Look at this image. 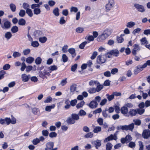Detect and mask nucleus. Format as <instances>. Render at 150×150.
Listing matches in <instances>:
<instances>
[{"mask_svg": "<svg viewBox=\"0 0 150 150\" xmlns=\"http://www.w3.org/2000/svg\"><path fill=\"white\" fill-rule=\"evenodd\" d=\"M134 125L133 123L130 124L129 125H125L122 126V130H129L132 131L134 128Z\"/></svg>", "mask_w": 150, "mask_h": 150, "instance_id": "7", "label": "nucleus"}, {"mask_svg": "<svg viewBox=\"0 0 150 150\" xmlns=\"http://www.w3.org/2000/svg\"><path fill=\"white\" fill-rule=\"evenodd\" d=\"M86 114V112L83 110H80L78 115L81 116H83L85 115Z\"/></svg>", "mask_w": 150, "mask_h": 150, "instance_id": "52", "label": "nucleus"}, {"mask_svg": "<svg viewBox=\"0 0 150 150\" xmlns=\"http://www.w3.org/2000/svg\"><path fill=\"white\" fill-rule=\"evenodd\" d=\"M30 76V75H27L25 74H22L21 77L22 81L24 82H27L28 81Z\"/></svg>", "mask_w": 150, "mask_h": 150, "instance_id": "16", "label": "nucleus"}, {"mask_svg": "<svg viewBox=\"0 0 150 150\" xmlns=\"http://www.w3.org/2000/svg\"><path fill=\"white\" fill-rule=\"evenodd\" d=\"M53 13L56 16L59 15V9L58 8H55L53 10Z\"/></svg>", "mask_w": 150, "mask_h": 150, "instance_id": "29", "label": "nucleus"}, {"mask_svg": "<svg viewBox=\"0 0 150 150\" xmlns=\"http://www.w3.org/2000/svg\"><path fill=\"white\" fill-rule=\"evenodd\" d=\"M86 39L89 41L87 42V43H89L91 41H93L94 40V38L92 35H88L86 36Z\"/></svg>", "mask_w": 150, "mask_h": 150, "instance_id": "30", "label": "nucleus"}, {"mask_svg": "<svg viewBox=\"0 0 150 150\" xmlns=\"http://www.w3.org/2000/svg\"><path fill=\"white\" fill-rule=\"evenodd\" d=\"M4 36L7 40H8L11 38L12 35L11 32H7L5 33Z\"/></svg>", "mask_w": 150, "mask_h": 150, "instance_id": "21", "label": "nucleus"}, {"mask_svg": "<svg viewBox=\"0 0 150 150\" xmlns=\"http://www.w3.org/2000/svg\"><path fill=\"white\" fill-rule=\"evenodd\" d=\"M133 49L132 50V53L134 55L137 54V52L139 51L140 49L139 46L138 45L134 44V45Z\"/></svg>", "mask_w": 150, "mask_h": 150, "instance_id": "10", "label": "nucleus"}, {"mask_svg": "<svg viewBox=\"0 0 150 150\" xmlns=\"http://www.w3.org/2000/svg\"><path fill=\"white\" fill-rule=\"evenodd\" d=\"M11 31L13 33H16L18 31V28L16 26H13L12 27Z\"/></svg>", "mask_w": 150, "mask_h": 150, "instance_id": "31", "label": "nucleus"}, {"mask_svg": "<svg viewBox=\"0 0 150 150\" xmlns=\"http://www.w3.org/2000/svg\"><path fill=\"white\" fill-rule=\"evenodd\" d=\"M21 55V54L17 52H14L13 54V56L14 58L18 57H20Z\"/></svg>", "mask_w": 150, "mask_h": 150, "instance_id": "48", "label": "nucleus"}, {"mask_svg": "<svg viewBox=\"0 0 150 150\" xmlns=\"http://www.w3.org/2000/svg\"><path fill=\"white\" fill-rule=\"evenodd\" d=\"M25 10L21 9L20 10L19 13V15L21 17H23L25 15Z\"/></svg>", "mask_w": 150, "mask_h": 150, "instance_id": "50", "label": "nucleus"}, {"mask_svg": "<svg viewBox=\"0 0 150 150\" xmlns=\"http://www.w3.org/2000/svg\"><path fill=\"white\" fill-rule=\"evenodd\" d=\"M9 6L11 11L13 12H15L16 11V5L12 3L11 4H10Z\"/></svg>", "mask_w": 150, "mask_h": 150, "instance_id": "34", "label": "nucleus"}, {"mask_svg": "<svg viewBox=\"0 0 150 150\" xmlns=\"http://www.w3.org/2000/svg\"><path fill=\"white\" fill-rule=\"evenodd\" d=\"M55 107V105L53 104L51 105L47 106L45 107V110L46 111L50 112L52 109H53Z\"/></svg>", "mask_w": 150, "mask_h": 150, "instance_id": "20", "label": "nucleus"}, {"mask_svg": "<svg viewBox=\"0 0 150 150\" xmlns=\"http://www.w3.org/2000/svg\"><path fill=\"white\" fill-rule=\"evenodd\" d=\"M115 2L114 0H109L108 3L106 5V9L109 11L114 6Z\"/></svg>", "mask_w": 150, "mask_h": 150, "instance_id": "6", "label": "nucleus"}, {"mask_svg": "<svg viewBox=\"0 0 150 150\" xmlns=\"http://www.w3.org/2000/svg\"><path fill=\"white\" fill-rule=\"evenodd\" d=\"M140 41L142 45L146 44V45L148 44V42L145 37H144L141 39Z\"/></svg>", "mask_w": 150, "mask_h": 150, "instance_id": "39", "label": "nucleus"}, {"mask_svg": "<svg viewBox=\"0 0 150 150\" xmlns=\"http://www.w3.org/2000/svg\"><path fill=\"white\" fill-rule=\"evenodd\" d=\"M26 12L29 16L31 17L33 16V13L30 9H29L26 10Z\"/></svg>", "mask_w": 150, "mask_h": 150, "instance_id": "44", "label": "nucleus"}, {"mask_svg": "<svg viewBox=\"0 0 150 150\" xmlns=\"http://www.w3.org/2000/svg\"><path fill=\"white\" fill-rule=\"evenodd\" d=\"M66 122L69 124H73L75 122V121L74 120L73 118L71 116V117H69L67 119Z\"/></svg>", "mask_w": 150, "mask_h": 150, "instance_id": "17", "label": "nucleus"}, {"mask_svg": "<svg viewBox=\"0 0 150 150\" xmlns=\"http://www.w3.org/2000/svg\"><path fill=\"white\" fill-rule=\"evenodd\" d=\"M48 5L51 7L53 6L56 4L55 2L52 0H50L48 1Z\"/></svg>", "mask_w": 150, "mask_h": 150, "instance_id": "49", "label": "nucleus"}, {"mask_svg": "<svg viewBox=\"0 0 150 150\" xmlns=\"http://www.w3.org/2000/svg\"><path fill=\"white\" fill-rule=\"evenodd\" d=\"M10 67L9 64H6L3 66V69L4 70H8L10 68Z\"/></svg>", "mask_w": 150, "mask_h": 150, "instance_id": "61", "label": "nucleus"}, {"mask_svg": "<svg viewBox=\"0 0 150 150\" xmlns=\"http://www.w3.org/2000/svg\"><path fill=\"white\" fill-rule=\"evenodd\" d=\"M67 79L65 78L61 80L60 83V85L62 86H64L67 83Z\"/></svg>", "mask_w": 150, "mask_h": 150, "instance_id": "40", "label": "nucleus"}, {"mask_svg": "<svg viewBox=\"0 0 150 150\" xmlns=\"http://www.w3.org/2000/svg\"><path fill=\"white\" fill-rule=\"evenodd\" d=\"M26 24L25 21L23 18H21L18 21V24L19 25L23 26Z\"/></svg>", "mask_w": 150, "mask_h": 150, "instance_id": "25", "label": "nucleus"}, {"mask_svg": "<svg viewBox=\"0 0 150 150\" xmlns=\"http://www.w3.org/2000/svg\"><path fill=\"white\" fill-rule=\"evenodd\" d=\"M62 61L65 63L68 61V57L65 54H63L62 56Z\"/></svg>", "mask_w": 150, "mask_h": 150, "instance_id": "42", "label": "nucleus"}, {"mask_svg": "<svg viewBox=\"0 0 150 150\" xmlns=\"http://www.w3.org/2000/svg\"><path fill=\"white\" fill-rule=\"evenodd\" d=\"M42 59L40 57H38L35 60V62L37 64H39L41 63Z\"/></svg>", "mask_w": 150, "mask_h": 150, "instance_id": "59", "label": "nucleus"}, {"mask_svg": "<svg viewBox=\"0 0 150 150\" xmlns=\"http://www.w3.org/2000/svg\"><path fill=\"white\" fill-rule=\"evenodd\" d=\"M30 51V50L29 49H27L24 50L23 51V53L24 55H27L29 54Z\"/></svg>", "mask_w": 150, "mask_h": 150, "instance_id": "63", "label": "nucleus"}, {"mask_svg": "<svg viewBox=\"0 0 150 150\" xmlns=\"http://www.w3.org/2000/svg\"><path fill=\"white\" fill-rule=\"evenodd\" d=\"M34 59L33 57H29L26 59V62L29 64H30L34 61Z\"/></svg>", "mask_w": 150, "mask_h": 150, "instance_id": "24", "label": "nucleus"}, {"mask_svg": "<svg viewBox=\"0 0 150 150\" xmlns=\"http://www.w3.org/2000/svg\"><path fill=\"white\" fill-rule=\"evenodd\" d=\"M59 23L60 24H63L66 23V21L64 19V17H61L59 20Z\"/></svg>", "mask_w": 150, "mask_h": 150, "instance_id": "58", "label": "nucleus"}, {"mask_svg": "<svg viewBox=\"0 0 150 150\" xmlns=\"http://www.w3.org/2000/svg\"><path fill=\"white\" fill-rule=\"evenodd\" d=\"M106 60V56L104 55H100L97 58V62L100 64L105 63Z\"/></svg>", "mask_w": 150, "mask_h": 150, "instance_id": "4", "label": "nucleus"}, {"mask_svg": "<svg viewBox=\"0 0 150 150\" xmlns=\"http://www.w3.org/2000/svg\"><path fill=\"white\" fill-rule=\"evenodd\" d=\"M129 114L132 116H135L137 113V110L134 109H131L129 111Z\"/></svg>", "mask_w": 150, "mask_h": 150, "instance_id": "26", "label": "nucleus"}, {"mask_svg": "<svg viewBox=\"0 0 150 150\" xmlns=\"http://www.w3.org/2000/svg\"><path fill=\"white\" fill-rule=\"evenodd\" d=\"M76 86L75 85H73L70 87V90L71 92H74L76 91Z\"/></svg>", "mask_w": 150, "mask_h": 150, "instance_id": "51", "label": "nucleus"}, {"mask_svg": "<svg viewBox=\"0 0 150 150\" xmlns=\"http://www.w3.org/2000/svg\"><path fill=\"white\" fill-rule=\"evenodd\" d=\"M141 30V29L139 28H137L133 30L132 32V33L134 35H136V34H139Z\"/></svg>", "mask_w": 150, "mask_h": 150, "instance_id": "37", "label": "nucleus"}, {"mask_svg": "<svg viewBox=\"0 0 150 150\" xmlns=\"http://www.w3.org/2000/svg\"><path fill=\"white\" fill-rule=\"evenodd\" d=\"M71 116L75 121L76 120H78L79 119V116L78 114H72L71 115Z\"/></svg>", "mask_w": 150, "mask_h": 150, "instance_id": "38", "label": "nucleus"}, {"mask_svg": "<svg viewBox=\"0 0 150 150\" xmlns=\"http://www.w3.org/2000/svg\"><path fill=\"white\" fill-rule=\"evenodd\" d=\"M54 146V144L52 142H49L46 144V147L45 150H50L52 149Z\"/></svg>", "mask_w": 150, "mask_h": 150, "instance_id": "14", "label": "nucleus"}, {"mask_svg": "<svg viewBox=\"0 0 150 150\" xmlns=\"http://www.w3.org/2000/svg\"><path fill=\"white\" fill-rule=\"evenodd\" d=\"M85 102L84 101H82L78 103L76 105V108L77 109H80L82 108L85 104Z\"/></svg>", "mask_w": 150, "mask_h": 150, "instance_id": "28", "label": "nucleus"}, {"mask_svg": "<svg viewBox=\"0 0 150 150\" xmlns=\"http://www.w3.org/2000/svg\"><path fill=\"white\" fill-rule=\"evenodd\" d=\"M31 8L32 9H34L33 12L35 14L38 15L40 13L41 10L39 8L38 4H32Z\"/></svg>", "mask_w": 150, "mask_h": 150, "instance_id": "2", "label": "nucleus"}, {"mask_svg": "<svg viewBox=\"0 0 150 150\" xmlns=\"http://www.w3.org/2000/svg\"><path fill=\"white\" fill-rule=\"evenodd\" d=\"M98 82L97 81L91 80L89 82V85L90 86H93L95 84H97Z\"/></svg>", "mask_w": 150, "mask_h": 150, "instance_id": "55", "label": "nucleus"}, {"mask_svg": "<svg viewBox=\"0 0 150 150\" xmlns=\"http://www.w3.org/2000/svg\"><path fill=\"white\" fill-rule=\"evenodd\" d=\"M134 6L136 9L139 12L143 13L145 11V9L144 6L142 5L138 4H135Z\"/></svg>", "mask_w": 150, "mask_h": 150, "instance_id": "3", "label": "nucleus"}, {"mask_svg": "<svg viewBox=\"0 0 150 150\" xmlns=\"http://www.w3.org/2000/svg\"><path fill=\"white\" fill-rule=\"evenodd\" d=\"M110 54H111L112 55L117 56L119 54V52L117 50H112L110 52Z\"/></svg>", "mask_w": 150, "mask_h": 150, "instance_id": "33", "label": "nucleus"}, {"mask_svg": "<svg viewBox=\"0 0 150 150\" xmlns=\"http://www.w3.org/2000/svg\"><path fill=\"white\" fill-rule=\"evenodd\" d=\"M133 121L135 124L137 125H139L141 123V122L140 120L135 119L133 120Z\"/></svg>", "mask_w": 150, "mask_h": 150, "instance_id": "46", "label": "nucleus"}, {"mask_svg": "<svg viewBox=\"0 0 150 150\" xmlns=\"http://www.w3.org/2000/svg\"><path fill=\"white\" fill-rule=\"evenodd\" d=\"M47 39V38L45 37H41L39 38V41L42 43H44L46 41Z\"/></svg>", "mask_w": 150, "mask_h": 150, "instance_id": "57", "label": "nucleus"}, {"mask_svg": "<svg viewBox=\"0 0 150 150\" xmlns=\"http://www.w3.org/2000/svg\"><path fill=\"white\" fill-rule=\"evenodd\" d=\"M31 45L34 47H36L39 45V43L37 41H33L31 43Z\"/></svg>", "mask_w": 150, "mask_h": 150, "instance_id": "43", "label": "nucleus"}, {"mask_svg": "<svg viewBox=\"0 0 150 150\" xmlns=\"http://www.w3.org/2000/svg\"><path fill=\"white\" fill-rule=\"evenodd\" d=\"M68 52L71 54L72 57H74L76 55L75 49L74 48H70L68 49Z\"/></svg>", "mask_w": 150, "mask_h": 150, "instance_id": "18", "label": "nucleus"}, {"mask_svg": "<svg viewBox=\"0 0 150 150\" xmlns=\"http://www.w3.org/2000/svg\"><path fill=\"white\" fill-rule=\"evenodd\" d=\"M52 100V98L50 96H49L47 97V98L44 100V102L45 103H50L51 102Z\"/></svg>", "mask_w": 150, "mask_h": 150, "instance_id": "47", "label": "nucleus"}, {"mask_svg": "<svg viewBox=\"0 0 150 150\" xmlns=\"http://www.w3.org/2000/svg\"><path fill=\"white\" fill-rule=\"evenodd\" d=\"M3 23L1 24V26L3 30H7L9 29L11 27V23L6 19H4Z\"/></svg>", "mask_w": 150, "mask_h": 150, "instance_id": "1", "label": "nucleus"}, {"mask_svg": "<svg viewBox=\"0 0 150 150\" xmlns=\"http://www.w3.org/2000/svg\"><path fill=\"white\" fill-rule=\"evenodd\" d=\"M117 139V137L115 134H111L110 136L105 139L104 142V143H106L113 140H116Z\"/></svg>", "mask_w": 150, "mask_h": 150, "instance_id": "8", "label": "nucleus"}, {"mask_svg": "<svg viewBox=\"0 0 150 150\" xmlns=\"http://www.w3.org/2000/svg\"><path fill=\"white\" fill-rule=\"evenodd\" d=\"M93 136V134L92 132H89L85 135L84 137L85 138H92Z\"/></svg>", "mask_w": 150, "mask_h": 150, "instance_id": "60", "label": "nucleus"}, {"mask_svg": "<svg viewBox=\"0 0 150 150\" xmlns=\"http://www.w3.org/2000/svg\"><path fill=\"white\" fill-rule=\"evenodd\" d=\"M75 30L77 33H81L84 31V28L83 27H78L76 28Z\"/></svg>", "mask_w": 150, "mask_h": 150, "instance_id": "35", "label": "nucleus"}, {"mask_svg": "<svg viewBox=\"0 0 150 150\" xmlns=\"http://www.w3.org/2000/svg\"><path fill=\"white\" fill-rule=\"evenodd\" d=\"M112 32V30L110 28H106L104 30L103 33L108 37L110 35Z\"/></svg>", "mask_w": 150, "mask_h": 150, "instance_id": "12", "label": "nucleus"}, {"mask_svg": "<svg viewBox=\"0 0 150 150\" xmlns=\"http://www.w3.org/2000/svg\"><path fill=\"white\" fill-rule=\"evenodd\" d=\"M139 145V150H143L144 145L143 142L141 141L138 142Z\"/></svg>", "mask_w": 150, "mask_h": 150, "instance_id": "64", "label": "nucleus"}, {"mask_svg": "<svg viewBox=\"0 0 150 150\" xmlns=\"http://www.w3.org/2000/svg\"><path fill=\"white\" fill-rule=\"evenodd\" d=\"M143 137L145 139H147L150 136V131L149 130L146 129L143 131L142 133Z\"/></svg>", "mask_w": 150, "mask_h": 150, "instance_id": "11", "label": "nucleus"}, {"mask_svg": "<svg viewBox=\"0 0 150 150\" xmlns=\"http://www.w3.org/2000/svg\"><path fill=\"white\" fill-rule=\"evenodd\" d=\"M103 87V85L100 84L98 82L97 83L96 87V88L97 92H98L102 90Z\"/></svg>", "mask_w": 150, "mask_h": 150, "instance_id": "19", "label": "nucleus"}, {"mask_svg": "<svg viewBox=\"0 0 150 150\" xmlns=\"http://www.w3.org/2000/svg\"><path fill=\"white\" fill-rule=\"evenodd\" d=\"M124 34H121L120 36L117 37V40L119 43H121L124 41V38L122 37Z\"/></svg>", "mask_w": 150, "mask_h": 150, "instance_id": "23", "label": "nucleus"}, {"mask_svg": "<svg viewBox=\"0 0 150 150\" xmlns=\"http://www.w3.org/2000/svg\"><path fill=\"white\" fill-rule=\"evenodd\" d=\"M94 142L96 149H98V147L100 146L101 145V141L100 140L97 139Z\"/></svg>", "mask_w": 150, "mask_h": 150, "instance_id": "27", "label": "nucleus"}, {"mask_svg": "<svg viewBox=\"0 0 150 150\" xmlns=\"http://www.w3.org/2000/svg\"><path fill=\"white\" fill-rule=\"evenodd\" d=\"M101 128L100 127L97 126L95 127L93 130V132L95 133H97L101 131Z\"/></svg>", "mask_w": 150, "mask_h": 150, "instance_id": "41", "label": "nucleus"}, {"mask_svg": "<svg viewBox=\"0 0 150 150\" xmlns=\"http://www.w3.org/2000/svg\"><path fill=\"white\" fill-rule=\"evenodd\" d=\"M108 37L103 33L99 35L97 38V40L98 42H102L106 39Z\"/></svg>", "mask_w": 150, "mask_h": 150, "instance_id": "9", "label": "nucleus"}, {"mask_svg": "<svg viewBox=\"0 0 150 150\" xmlns=\"http://www.w3.org/2000/svg\"><path fill=\"white\" fill-rule=\"evenodd\" d=\"M112 147V144L110 142L108 143L106 145V150H111Z\"/></svg>", "mask_w": 150, "mask_h": 150, "instance_id": "36", "label": "nucleus"}, {"mask_svg": "<svg viewBox=\"0 0 150 150\" xmlns=\"http://www.w3.org/2000/svg\"><path fill=\"white\" fill-rule=\"evenodd\" d=\"M57 66L55 65L50 66L48 68V69H49L51 72L52 71L56 70H57Z\"/></svg>", "mask_w": 150, "mask_h": 150, "instance_id": "32", "label": "nucleus"}, {"mask_svg": "<svg viewBox=\"0 0 150 150\" xmlns=\"http://www.w3.org/2000/svg\"><path fill=\"white\" fill-rule=\"evenodd\" d=\"M5 124L7 125H9L10 123L14 124L16 123V119L14 117H12L11 119L10 118L6 117L5 118Z\"/></svg>", "mask_w": 150, "mask_h": 150, "instance_id": "5", "label": "nucleus"}, {"mask_svg": "<svg viewBox=\"0 0 150 150\" xmlns=\"http://www.w3.org/2000/svg\"><path fill=\"white\" fill-rule=\"evenodd\" d=\"M120 111L122 114L126 115L128 112V109L125 106H123L121 108Z\"/></svg>", "mask_w": 150, "mask_h": 150, "instance_id": "13", "label": "nucleus"}, {"mask_svg": "<svg viewBox=\"0 0 150 150\" xmlns=\"http://www.w3.org/2000/svg\"><path fill=\"white\" fill-rule=\"evenodd\" d=\"M137 113L139 115L143 114L144 112V110L142 108H139L137 110Z\"/></svg>", "mask_w": 150, "mask_h": 150, "instance_id": "62", "label": "nucleus"}, {"mask_svg": "<svg viewBox=\"0 0 150 150\" xmlns=\"http://www.w3.org/2000/svg\"><path fill=\"white\" fill-rule=\"evenodd\" d=\"M106 96H107L109 101H110L114 99V97L113 94L111 95H109L108 94H106Z\"/></svg>", "mask_w": 150, "mask_h": 150, "instance_id": "45", "label": "nucleus"}, {"mask_svg": "<svg viewBox=\"0 0 150 150\" xmlns=\"http://www.w3.org/2000/svg\"><path fill=\"white\" fill-rule=\"evenodd\" d=\"M78 11V9L77 8L72 6L70 9V11L71 12H74V13H76Z\"/></svg>", "mask_w": 150, "mask_h": 150, "instance_id": "54", "label": "nucleus"}, {"mask_svg": "<svg viewBox=\"0 0 150 150\" xmlns=\"http://www.w3.org/2000/svg\"><path fill=\"white\" fill-rule=\"evenodd\" d=\"M135 25V23L133 21H130L127 23L126 26L129 28H132Z\"/></svg>", "mask_w": 150, "mask_h": 150, "instance_id": "22", "label": "nucleus"}, {"mask_svg": "<svg viewBox=\"0 0 150 150\" xmlns=\"http://www.w3.org/2000/svg\"><path fill=\"white\" fill-rule=\"evenodd\" d=\"M88 92L90 93H93L97 92L96 88H90L88 90Z\"/></svg>", "mask_w": 150, "mask_h": 150, "instance_id": "53", "label": "nucleus"}, {"mask_svg": "<svg viewBox=\"0 0 150 150\" xmlns=\"http://www.w3.org/2000/svg\"><path fill=\"white\" fill-rule=\"evenodd\" d=\"M23 7L26 10L27 9H30V5L29 4L27 3H23Z\"/></svg>", "mask_w": 150, "mask_h": 150, "instance_id": "56", "label": "nucleus"}, {"mask_svg": "<svg viewBox=\"0 0 150 150\" xmlns=\"http://www.w3.org/2000/svg\"><path fill=\"white\" fill-rule=\"evenodd\" d=\"M98 103L96 102L93 100L91 101L89 104V107L92 108H95L97 107Z\"/></svg>", "mask_w": 150, "mask_h": 150, "instance_id": "15", "label": "nucleus"}]
</instances>
